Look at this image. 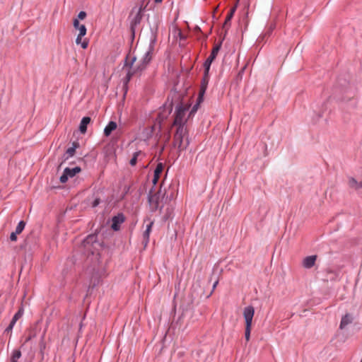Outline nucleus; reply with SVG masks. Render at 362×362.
Wrapping results in <instances>:
<instances>
[{
	"label": "nucleus",
	"mask_w": 362,
	"mask_h": 362,
	"mask_svg": "<svg viewBox=\"0 0 362 362\" xmlns=\"http://www.w3.org/2000/svg\"><path fill=\"white\" fill-rule=\"evenodd\" d=\"M173 110L172 102L166 103L160 107L157 114L156 120L151 127L146 128L143 132L144 138L148 139L154 137L157 142H163L167 144L170 138V134L167 132L164 134L161 133L162 122L168 118Z\"/></svg>",
	"instance_id": "f257e3e1"
},
{
	"label": "nucleus",
	"mask_w": 362,
	"mask_h": 362,
	"mask_svg": "<svg viewBox=\"0 0 362 362\" xmlns=\"http://www.w3.org/2000/svg\"><path fill=\"white\" fill-rule=\"evenodd\" d=\"M155 43L156 37L152 36L150 40L148 50L136 65L134 64L136 59V57L130 53L127 54L123 68L127 71V75L124 78V84L129 83L134 74L145 69L146 65L151 61L154 54Z\"/></svg>",
	"instance_id": "f03ea898"
},
{
	"label": "nucleus",
	"mask_w": 362,
	"mask_h": 362,
	"mask_svg": "<svg viewBox=\"0 0 362 362\" xmlns=\"http://www.w3.org/2000/svg\"><path fill=\"white\" fill-rule=\"evenodd\" d=\"M198 104L193 106V107L189 111V106L187 105H184L183 103H180L176 107L175 117L174 119L173 125L176 127L183 126L187 120V119L193 115L197 110Z\"/></svg>",
	"instance_id": "7ed1b4c3"
},
{
	"label": "nucleus",
	"mask_w": 362,
	"mask_h": 362,
	"mask_svg": "<svg viewBox=\"0 0 362 362\" xmlns=\"http://www.w3.org/2000/svg\"><path fill=\"white\" fill-rule=\"evenodd\" d=\"M96 239V235H90L83 240L82 247L85 253L91 254L96 257L99 255L98 250L100 247V244Z\"/></svg>",
	"instance_id": "20e7f679"
},
{
	"label": "nucleus",
	"mask_w": 362,
	"mask_h": 362,
	"mask_svg": "<svg viewBox=\"0 0 362 362\" xmlns=\"http://www.w3.org/2000/svg\"><path fill=\"white\" fill-rule=\"evenodd\" d=\"M243 317L245 322V338L247 341L250 339V333L252 326V319L255 315V309L252 306L249 305L244 308Z\"/></svg>",
	"instance_id": "39448f33"
},
{
	"label": "nucleus",
	"mask_w": 362,
	"mask_h": 362,
	"mask_svg": "<svg viewBox=\"0 0 362 362\" xmlns=\"http://www.w3.org/2000/svg\"><path fill=\"white\" fill-rule=\"evenodd\" d=\"M187 133L186 127L183 126L177 127V130L174 135V146L177 147L180 151H182L187 146L189 142L186 140V143H184V137Z\"/></svg>",
	"instance_id": "423d86ee"
},
{
	"label": "nucleus",
	"mask_w": 362,
	"mask_h": 362,
	"mask_svg": "<svg viewBox=\"0 0 362 362\" xmlns=\"http://www.w3.org/2000/svg\"><path fill=\"white\" fill-rule=\"evenodd\" d=\"M147 0H139L137 5L132 8L131 16L135 14L133 19L132 20V25H136L140 23L142 18V12L145 10L147 4L145 2Z\"/></svg>",
	"instance_id": "0eeeda50"
},
{
	"label": "nucleus",
	"mask_w": 362,
	"mask_h": 362,
	"mask_svg": "<svg viewBox=\"0 0 362 362\" xmlns=\"http://www.w3.org/2000/svg\"><path fill=\"white\" fill-rule=\"evenodd\" d=\"M80 167H75L73 168H66L64 170L63 174L60 177L59 180L62 183H65L67 182L69 178H71L74 177L77 173L81 172Z\"/></svg>",
	"instance_id": "6e6552de"
},
{
	"label": "nucleus",
	"mask_w": 362,
	"mask_h": 362,
	"mask_svg": "<svg viewBox=\"0 0 362 362\" xmlns=\"http://www.w3.org/2000/svg\"><path fill=\"white\" fill-rule=\"evenodd\" d=\"M209 74L204 73V77L202 80L201 87H200V90H199V102L202 100V98L206 92V88L208 86V83H209Z\"/></svg>",
	"instance_id": "1a4fd4ad"
},
{
	"label": "nucleus",
	"mask_w": 362,
	"mask_h": 362,
	"mask_svg": "<svg viewBox=\"0 0 362 362\" xmlns=\"http://www.w3.org/2000/svg\"><path fill=\"white\" fill-rule=\"evenodd\" d=\"M124 221V216L123 214H118L112 218V228L114 230H118L120 225Z\"/></svg>",
	"instance_id": "9d476101"
},
{
	"label": "nucleus",
	"mask_w": 362,
	"mask_h": 362,
	"mask_svg": "<svg viewBox=\"0 0 362 362\" xmlns=\"http://www.w3.org/2000/svg\"><path fill=\"white\" fill-rule=\"evenodd\" d=\"M148 201L153 209L156 210L158 208L159 196L157 194L150 192L148 196Z\"/></svg>",
	"instance_id": "9b49d317"
},
{
	"label": "nucleus",
	"mask_w": 362,
	"mask_h": 362,
	"mask_svg": "<svg viewBox=\"0 0 362 362\" xmlns=\"http://www.w3.org/2000/svg\"><path fill=\"white\" fill-rule=\"evenodd\" d=\"M317 259L316 255L308 256L303 260V266L305 268L310 269L313 267Z\"/></svg>",
	"instance_id": "f8f14e48"
},
{
	"label": "nucleus",
	"mask_w": 362,
	"mask_h": 362,
	"mask_svg": "<svg viewBox=\"0 0 362 362\" xmlns=\"http://www.w3.org/2000/svg\"><path fill=\"white\" fill-rule=\"evenodd\" d=\"M353 317L350 314H346L342 317L339 325L340 329H344L348 325L351 324L353 322Z\"/></svg>",
	"instance_id": "ddd939ff"
},
{
	"label": "nucleus",
	"mask_w": 362,
	"mask_h": 362,
	"mask_svg": "<svg viewBox=\"0 0 362 362\" xmlns=\"http://www.w3.org/2000/svg\"><path fill=\"white\" fill-rule=\"evenodd\" d=\"M163 170V165L161 163H160L157 165V166L154 170V175H153V182L154 185H156Z\"/></svg>",
	"instance_id": "4468645a"
},
{
	"label": "nucleus",
	"mask_w": 362,
	"mask_h": 362,
	"mask_svg": "<svg viewBox=\"0 0 362 362\" xmlns=\"http://www.w3.org/2000/svg\"><path fill=\"white\" fill-rule=\"evenodd\" d=\"M90 122V118L89 117H84L80 123L79 131L82 134H85L87 130V126Z\"/></svg>",
	"instance_id": "2eb2a0df"
},
{
	"label": "nucleus",
	"mask_w": 362,
	"mask_h": 362,
	"mask_svg": "<svg viewBox=\"0 0 362 362\" xmlns=\"http://www.w3.org/2000/svg\"><path fill=\"white\" fill-rule=\"evenodd\" d=\"M117 125V123L115 122H110L109 124L105 127V129H104V134L106 136H108L111 134V133L112 132V131H114L115 129H116Z\"/></svg>",
	"instance_id": "dca6fc26"
},
{
	"label": "nucleus",
	"mask_w": 362,
	"mask_h": 362,
	"mask_svg": "<svg viewBox=\"0 0 362 362\" xmlns=\"http://www.w3.org/2000/svg\"><path fill=\"white\" fill-rule=\"evenodd\" d=\"M349 186L356 190H358L362 188V181H357L354 178L351 177L349 180Z\"/></svg>",
	"instance_id": "f3484780"
},
{
	"label": "nucleus",
	"mask_w": 362,
	"mask_h": 362,
	"mask_svg": "<svg viewBox=\"0 0 362 362\" xmlns=\"http://www.w3.org/2000/svg\"><path fill=\"white\" fill-rule=\"evenodd\" d=\"M78 146H79V144L78 142H76V141L73 142L72 146L69 147L66 151V155H67V156L66 157V159H68L69 157H72L75 153L76 149Z\"/></svg>",
	"instance_id": "a211bd4d"
},
{
	"label": "nucleus",
	"mask_w": 362,
	"mask_h": 362,
	"mask_svg": "<svg viewBox=\"0 0 362 362\" xmlns=\"http://www.w3.org/2000/svg\"><path fill=\"white\" fill-rule=\"evenodd\" d=\"M83 36H80L79 35H78L76 39V43L77 45H80L81 47L83 48V49H86L87 47H88V41L87 40V39H82Z\"/></svg>",
	"instance_id": "6ab92c4d"
},
{
	"label": "nucleus",
	"mask_w": 362,
	"mask_h": 362,
	"mask_svg": "<svg viewBox=\"0 0 362 362\" xmlns=\"http://www.w3.org/2000/svg\"><path fill=\"white\" fill-rule=\"evenodd\" d=\"M152 226H153V222L149 223L146 226V230L144 232V234H143L144 240L146 242V244L148 242L149 235H150V233H151V231Z\"/></svg>",
	"instance_id": "aec40b11"
},
{
	"label": "nucleus",
	"mask_w": 362,
	"mask_h": 362,
	"mask_svg": "<svg viewBox=\"0 0 362 362\" xmlns=\"http://www.w3.org/2000/svg\"><path fill=\"white\" fill-rule=\"evenodd\" d=\"M236 7H237V5H235L234 7H233L229 13H228L227 16H226V18L225 20V22H224V26H227L230 22V20L232 19L233 15H234V13L235 12V10H236Z\"/></svg>",
	"instance_id": "412c9836"
},
{
	"label": "nucleus",
	"mask_w": 362,
	"mask_h": 362,
	"mask_svg": "<svg viewBox=\"0 0 362 362\" xmlns=\"http://www.w3.org/2000/svg\"><path fill=\"white\" fill-rule=\"evenodd\" d=\"M21 356V352L20 350L15 349L13 351L11 356V362H18V359Z\"/></svg>",
	"instance_id": "4be33fe9"
},
{
	"label": "nucleus",
	"mask_w": 362,
	"mask_h": 362,
	"mask_svg": "<svg viewBox=\"0 0 362 362\" xmlns=\"http://www.w3.org/2000/svg\"><path fill=\"white\" fill-rule=\"evenodd\" d=\"M219 49H220V46L219 45L215 46L213 48L211 53L209 56V58H210L212 60H214L216 59L218 52H219Z\"/></svg>",
	"instance_id": "5701e85b"
},
{
	"label": "nucleus",
	"mask_w": 362,
	"mask_h": 362,
	"mask_svg": "<svg viewBox=\"0 0 362 362\" xmlns=\"http://www.w3.org/2000/svg\"><path fill=\"white\" fill-rule=\"evenodd\" d=\"M213 61L214 60L211 59L209 57L206 59V60L205 61V62L204 64V73L209 74L210 66H211V64L213 62Z\"/></svg>",
	"instance_id": "b1692460"
},
{
	"label": "nucleus",
	"mask_w": 362,
	"mask_h": 362,
	"mask_svg": "<svg viewBox=\"0 0 362 362\" xmlns=\"http://www.w3.org/2000/svg\"><path fill=\"white\" fill-rule=\"evenodd\" d=\"M25 226V223L23 221H21L16 226L15 232L17 234H20L23 230Z\"/></svg>",
	"instance_id": "393cba45"
},
{
	"label": "nucleus",
	"mask_w": 362,
	"mask_h": 362,
	"mask_svg": "<svg viewBox=\"0 0 362 362\" xmlns=\"http://www.w3.org/2000/svg\"><path fill=\"white\" fill-rule=\"evenodd\" d=\"M23 308H20L19 310L14 315L13 319H12V321H13L14 322H16V321L22 317L23 315Z\"/></svg>",
	"instance_id": "a878e982"
},
{
	"label": "nucleus",
	"mask_w": 362,
	"mask_h": 362,
	"mask_svg": "<svg viewBox=\"0 0 362 362\" xmlns=\"http://www.w3.org/2000/svg\"><path fill=\"white\" fill-rule=\"evenodd\" d=\"M140 154V152H136L134 154V156L132 157V158L130 160V165H135L136 162H137V156Z\"/></svg>",
	"instance_id": "bb28decb"
},
{
	"label": "nucleus",
	"mask_w": 362,
	"mask_h": 362,
	"mask_svg": "<svg viewBox=\"0 0 362 362\" xmlns=\"http://www.w3.org/2000/svg\"><path fill=\"white\" fill-rule=\"evenodd\" d=\"M78 30L79 31L78 35L80 36L86 35V26L84 25H81V26H80Z\"/></svg>",
	"instance_id": "cd10ccee"
},
{
	"label": "nucleus",
	"mask_w": 362,
	"mask_h": 362,
	"mask_svg": "<svg viewBox=\"0 0 362 362\" xmlns=\"http://www.w3.org/2000/svg\"><path fill=\"white\" fill-rule=\"evenodd\" d=\"M73 25L74 27L77 30L79 28L80 26H81V24H80L78 20L76 18L74 19Z\"/></svg>",
	"instance_id": "c85d7f7f"
},
{
	"label": "nucleus",
	"mask_w": 362,
	"mask_h": 362,
	"mask_svg": "<svg viewBox=\"0 0 362 362\" xmlns=\"http://www.w3.org/2000/svg\"><path fill=\"white\" fill-rule=\"evenodd\" d=\"M17 233L16 232H13L10 235V239L11 241H16L17 240Z\"/></svg>",
	"instance_id": "c756f323"
},
{
	"label": "nucleus",
	"mask_w": 362,
	"mask_h": 362,
	"mask_svg": "<svg viewBox=\"0 0 362 362\" xmlns=\"http://www.w3.org/2000/svg\"><path fill=\"white\" fill-rule=\"evenodd\" d=\"M86 16V13L84 11H81L78 15V18L81 20H83V18H85Z\"/></svg>",
	"instance_id": "7c9ffc66"
},
{
	"label": "nucleus",
	"mask_w": 362,
	"mask_h": 362,
	"mask_svg": "<svg viewBox=\"0 0 362 362\" xmlns=\"http://www.w3.org/2000/svg\"><path fill=\"white\" fill-rule=\"evenodd\" d=\"M15 324H16V322H14L13 321H12V320H11V322H10V325H8V327L6 329V332H9V331H11V330L13 329V326H14V325H15Z\"/></svg>",
	"instance_id": "2f4dec72"
},
{
	"label": "nucleus",
	"mask_w": 362,
	"mask_h": 362,
	"mask_svg": "<svg viewBox=\"0 0 362 362\" xmlns=\"http://www.w3.org/2000/svg\"><path fill=\"white\" fill-rule=\"evenodd\" d=\"M99 204V201L98 199H95L93 202V206L95 207Z\"/></svg>",
	"instance_id": "473e14b6"
},
{
	"label": "nucleus",
	"mask_w": 362,
	"mask_h": 362,
	"mask_svg": "<svg viewBox=\"0 0 362 362\" xmlns=\"http://www.w3.org/2000/svg\"><path fill=\"white\" fill-rule=\"evenodd\" d=\"M32 339V336H29L27 339H26V341H28L29 340H30Z\"/></svg>",
	"instance_id": "72a5a7b5"
},
{
	"label": "nucleus",
	"mask_w": 362,
	"mask_h": 362,
	"mask_svg": "<svg viewBox=\"0 0 362 362\" xmlns=\"http://www.w3.org/2000/svg\"><path fill=\"white\" fill-rule=\"evenodd\" d=\"M218 284V281H216L214 284V288L216 286V285Z\"/></svg>",
	"instance_id": "f704fd0d"
},
{
	"label": "nucleus",
	"mask_w": 362,
	"mask_h": 362,
	"mask_svg": "<svg viewBox=\"0 0 362 362\" xmlns=\"http://www.w3.org/2000/svg\"><path fill=\"white\" fill-rule=\"evenodd\" d=\"M163 0H155L156 3H160Z\"/></svg>",
	"instance_id": "c9c22d12"
}]
</instances>
